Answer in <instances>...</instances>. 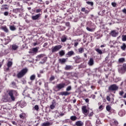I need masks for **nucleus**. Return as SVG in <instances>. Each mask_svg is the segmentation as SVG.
<instances>
[{
	"label": "nucleus",
	"mask_w": 126,
	"mask_h": 126,
	"mask_svg": "<svg viewBox=\"0 0 126 126\" xmlns=\"http://www.w3.org/2000/svg\"><path fill=\"white\" fill-rule=\"evenodd\" d=\"M7 93H8V95H9L10 98H4L3 99V102H9V103H10V102H14V101H15V96H17V94H18L17 91L14 90H9L7 91Z\"/></svg>",
	"instance_id": "nucleus-1"
},
{
	"label": "nucleus",
	"mask_w": 126,
	"mask_h": 126,
	"mask_svg": "<svg viewBox=\"0 0 126 126\" xmlns=\"http://www.w3.org/2000/svg\"><path fill=\"white\" fill-rule=\"evenodd\" d=\"M28 72V69L27 68H23L16 75L17 78H22Z\"/></svg>",
	"instance_id": "nucleus-2"
},
{
	"label": "nucleus",
	"mask_w": 126,
	"mask_h": 126,
	"mask_svg": "<svg viewBox=\"0 0 126 126\" xmlns=\"http://www.w3.org/2000/svg\"><path fill=\"white\" fill-rule=\"evenodd\" d=\"M65 86H66L65 83H60L57 84L56 86L54 87V90L55 91V92H58V91H60V90H62V89H63V88H64Z\"/></svg>",
	"instance_id": "nucleus-3"
},
{
	"label": "nucleus",
	"mask_w": 126,
	"mask_h": 126,
	"mask_svg": "<svg viewBox=\"0 0 126 126\" xmlns=\"http://www.w3.org/2000/svg\"><path fill=\"white\" fill-rule=\"evenodd\" d=\"M119 89V87L116 84H113L108 87V91L109 92H114L117 91Z\"/></svg>",
	"instance_id": "nucleus-4"
},
{
	"label": "nucleus",
	"mask_w": 126,
	"mask_h": 126,
	"mask_svg": "<svg viewBox=\"0 0 126 126\" xmlns=\"http://www.w3.org/2000/svg\"><path fill=\"white\" fill-rule=\"evenodd\" d=\"M61 48H62V46L61 45L53 46L51 48V52L52 53H56V52H58L59 50H61Z\"/></svg>",
	"instance_id": "nucleus-5"
},
{
	"label": "nucleus",
	"mask_w": 126,
	"mask_h": 126,
	"mask_svg": "<svg viewBox=\"0 0 126 126\" xmlns=\"http://www.w3.org/2000/svg\"><path fill=\"white\" fill-rule=\"evenodd\" d=\"M83 113L86 116H88L89 117H92L93 116V111L90 112L89 111H83Z\"/></svg>",
	"instance_id": "nucleus-6"
},
{
	"label": "nucleus",
	"mask_w": 126,
	"mask_h": 126,
	"mask_svg": "<svg viewBox=\"0 0 126 126\" xmlns=\"http://www.w3.org/2000/svg\"><path fill=\"white\" fill-rule=\"evenodd\" d=\"M41 15H42V14H40V13L37 14L35 16H32V20H37L39 19V18H40V17H41Z\"/></svg>",
	"instance_id": "nucleus-7"
},
{
	"label": "nucleus",
	"mask_w": 126,
	"mask_h": 126,
	"mask_svg": "<svg viewBox=\"0 0 126 126\" xmlns=\"http://www.w3.org/2000/svg\"><path fill=\"white\" fill-rule=\"evenodd\" d=\"M73 60L75 61L76 63H80V57L79 56H76L73 58Z\"/></svg>",
	"instance_id": "nucleus-8"
},
{
	"label": "nucleus",
	"mask_w": 126,
	"mask_h": 126,
	"mask_svg": "<svg viewBox=\"0 0 126 126\" xmlns=\"http://www.w3.org/2000/svg\"><path fill=\"white\" fill-rule=\"evenodd\" d=\"M23 11L22 8H16L13 10L14 13H21Z\"/></svg>",
	"instance_id": "nucleus-9"
},
{
	"label": "nucleus",
	"mask_w": 126,
	"mask_h": 126,
	"mask_svg": "<svg viewBox=\"0 0 126 126\" xmlns=\"http://www.w3.org/2000/svg\"><path fill=\"white\" fill-rule=\"evenodd\" d=\"M18 106L21 107V108H24V107H25V106H26V103H25V102H24V101H23V100H21L19 102Z\"/></svg>",
	"instance_id": "nucleus-10"
},
{
	"label": "nucleus",
	"mask_w": 126,
	"mask_h": 126,
	"mask_svg": "<svg viewBox=\"0 0 126 126\" xmlns=\"http://www.w3.org/2000/svg\"><path fill=\"white\" fill-rule=\"evenodd\" d=\"M110 34L111 35V36H112V37H117L119 34V32H117L116 31L113 30L110 32Z\"/></svg>",
	"instance_id": "nucleus-11"
},
{
	"label": "nucleus",
	"mask_w": 126,
	"mask_h": 126,
	"mask_svg": "<svg viewBox=\"0 0 126 126\" xmlns=\"http://www.w3.org/2000/svg\"><path fill=\"white\" fill-rule=\"evenodd\" d=\"M74 52L73 51H70L67 52V53L66 54V56L67 58H70L72 56H74Z\"/></svg>",
	"instance_id": "nucleus-12"
},
{
	"label": "nucleus",
	"mask_w": 126,
	"mask_h": 126,
	"mask_svg": "<svg viewBox=\"0 0 126 126\" xmlns=\"http://www.w3.org/2000/svg\"><path fill=\"white\" fill-rule=\"evenodd\" d=\"M88 64L90 66H92L94 64V59L93 58H90L88 62Z\"/></svg>",
	"instance_id": "nucleus-13"
},
{
	"label": "nucleus",
	"mask_w": 126,
	"mask_h": 126,
	"mask_svg": "<svg viewBox=\"0 0 126 126\" xmlns=\"http://www.w3.org/2000/svg\"><path fill=\"white\" fill-rule=\"evenodd\" d=\"M60 95H62V96H68V95H70V93L63 92L60 93Z\"/></svg>",
	"instance_id": "nucleus-14"
},
{
	"label": "nucleus",
	"mask_w": 126,
	"mask_h": 126,
	"mask_svg": "<svg viewBox=\"0 0 126 126\" xmlns=\"http://www.w3.org/2000/svg\"><path fill=\"white\" fill-rule=\"evenodd\" d=\"M59 62L61 64H63L64 63H66V59L64 58L60 59L59 60Z\"/></svg>",
	"instance_id": "nucleus-15"
},
{
	"label": "nucleus",
	"mask_w": 126,
	"mask_h": 126,
	"mask_svg": "<svg viewBox=\"0 0 126 126\" xmlns=\"http://www.w3.org/2000/svg\"><path fill=\"white\" fill-rule=\"evenodd\" d=\"M56 108V101L53 100L52 102V104L50 105V109L53 110V109H55Z\"/></svg>",
	"instance_id": "nucleus-16"
},
{
	"label": "nucleus",
	"mask_w": 126,
	"mask_h": 126,
	"mask_svg": "<svg viewBox=\"0 0 126 126\" xmlns=\"http://www.w3.org/2000/svg\"><path fill=\"white\" fill-rule=\"evenodd\" d=\"M81 11H82V12H84L85 14H88L89 12H90V10H86L85 7L82 8Z\"/></svg>",
	"instance_id": "nucleus-17"
},
{
	"label": "nucleus",
	"mask_w": 126,
	"mask_h": 126,
	"mask_svg": "<svg viewBox=\"0 0 126 126\" xmlns=\"http://www.w3.org/2000/svg\"><path fill=\"white\" fill-rule=\"evenodd\" d=\"M65 70H70V69H73L72 66L69 65H66L64 67Z\"/></svg>",
	"instance_id": "nucleus-18"
},
{
	"label": "nucleus",
	"mask_w": 126,
	"mask_h": 126,
	"mask_svg": "<svg viewBox=\"0 0 126 126\" xmlns=\"http://www.w3.org/2000/svg\"><path fill=\"white\" fill-rule=\"evenodd\" d=\"M121 71L122 72H126V63H125L123 64L122 67H121Z\"/></svg>",
	"instance_id": "nucleus-19"
},
{
	"label": "nucleus",
	"mask_w": 126,
	"mask_h": 126,
	"mask_svg": "<svg viewBox=\"0 0 126 126\" xmlns=\"http://www.w3.org/2000/svg\"><path fill=\"white\" fill-rule=\"evenodd\" d=\"M83 122H82L81 121H78L75 123V126H83Z\"/></svg>",
	"instance_id": "nucleus-20"
},
{
	"label": "nucleus",
	"mask_w": 126,
	"mask_h": 126,
	"mask_svg": "<svg viewBox=\"0 0 126 126\" xmlns=\"http://www.w3.org/2000/svg\"><path fill=\"white\" fill-rule=\"evenodd\" d=\"M118 115L120 116V117H123V116H125L126 115V111H120L118 113Z\"/></svg>",
	"instance_id": "nucleus-21"
},
{
	"label": "nucleus",
	"mask_w": 126,
	"mask_h": 126,
	"mask_svg": "<svg viewBox=\"0 0 126 126\" xmlns=\"http://www.w3.org/2000/svg\"><path fill=\"white\" fill-rule=\"evenodd\" d=\"M121 49L122 51H126V44L125 43H123L121 46Z\"/></svg>",
	"instance_id": "nucleus-22"
},
{
	"label": "nucleus",
	"mask_w": 126,
	"mask_h": 126,
	"mask_svg": "<svg viewBox=\"0 0 126 126\" xmlns=\"http://www.w3.org/2000/svg\"><path fill=\"white\" fill-rule=\"evenodd\" d=\"M1 29L4 32H5V33H8V29H7L6 26L2 27Z\"/></svg>",
	"instance_id": "nucleus-23"
},
{
	"label": "nucleus",
	"mask_w": 126,
	"mask_h": 126,
	"mask_svg": "<svg viewBox=\"0 0 126 126\" xmlns=\"http://www.w3.org/2000/svg\"><path fill=\"white\" fill-rule=\"evenodd\" d=\"M66 40H67V38H66V36L64 35L61 37V42H62V43H64V42L66 41Z\"/></svg>",
	"instance_id": "nucleus-24"
},
{
	"label": "nucleus",
	"mask_w": 126,
	"mask_h": 126,
	"mask_svg": "<svg viewBox=\"0 0 126 126\" xmlns=\"http://www.w3.org/2000/svg\"><path fill=\"white\" fill-rule=\"evenodd\" d=\"M26 117H27V115L25 113H22L21 114H20V118L22 119V120L25 119Z\"/></svg>",
	"instance_id": "nucleus-25"
},
{
	"label": "nucleus",
	"mask_w": 126,
	"mask_h": 126,
	"mask_svg": "<svg viewBox=\"0 0 126 126\" xmlns=\"http://www.w3.org/2000/svg\"><path fill=\"white\" fill-rule=\"evenodd\" d=\"M12 49L14 51H16L18 49V46L16 45V44H13L12 45Z\"/></svg>",
	"instance_id": "nucleus-26"
},
{
	"label": "nucleus",
	"mask_w": 126,
	"mask_h": 126,
	"mask_svg": "<svg viewBox=\"0 0 126 126\" xmlns=\"http://www.w3.org/2000/svg\"><path fill=\"white\" fill-rule=\"evenodd\" d=\"M58 31H64V30H65V28L62 26H58Z\"/></svg>",
	"instance_id": "nucleus-27"
},
{
	"label": "nucleus",
	"mask_w": 126,
	"mask_h": 126,
	"mask_svg": "<svg viewBox=\"0 0 126 126\" xmlns=\"http://www.w3.org/2000/svg\"><path fill=\"white\" fill-rule=\"evenodd\" d=\"M65 54V52H64V50H61L59 52V55L61 57H63Z\"/></svg>",
	"instance_id": "nucleus-28"
},
{
	"label": "nucleus",
	"mask_w": 126,
	"mask_h": 126,
	"mask_svg": "<svg viewBox=\"0 0 126 126\" xmlns=\"http://www.w3.org/2000/svg\"><path fill=\"white\" fill-rule=\"evenodd\" d=\"M118 62L120 63H125V62H126V60L124 58H120Z\"/></svg>",
	"instance_id": "nucleus-29"
},
{
	"label": "nucleus",
	"mask_w": 126,
	"mask_h": 126,
	"mask_svg": "<svg viewBox=\"0 0 126 126\" xmlns=\"http://www.w3.org/2000/svg\"><path fill=\"white\" fill-rule=\"evenodd\" d=\"M12 64H13L12 62L9 61L7 63V67H11V66H12Z\"/></svg>",
	"instance_id": "nucleus-30"
},
{
	"label": "nucleus",
	"mask_w": 126,
	"mask_h": 126,
	"mask_svg": "<svg viewBox=\"0 0 126 126\" xmlns=\"http://www.w3.org/2000/svg\"><path fill=\"white\" fill-rule=\"evenodd\" d=\"M84 52V48L83 47H81L78 49V52L79 54H82Z\"/></svg>",
	"instance_id": "nucleus-31"
},
{
	"label": "nucleus",
	"mask_w": 126,
	"mask_h": 126,
	"mask_svg": "<svg viewBox=\"0 0 126 126\" xmlns=\"http://www.w3.org/2000/svg\"><path fill=\"white\" fill-rule=\"evenodd\" d=\"M95 51H96V52H97V53L99 54V55H102V54H103V52H102V50H100V49H99V48L95 49Z\"/></svg>",
	"instance_id": "nucleus-32"
},
{
	"label": "nucleus",
	"mask_w": 126,
	"mask_h": 126,
	"mask_svg": "<svg viewBox=\"0 0 126 126\" xmlns=\"http://www.w3.org/2000/svg\"><path fill=\"white\" fill-rule=\"evenodd\" d=\"M35 78H36V76L35 75H32L31 76L30 79L32 81H33L35 80Z\"/></svg>",
	"instance_id": "nucleus-33"
},
{
	"label": "nucleus",
	"mask_w": 126,
	"mask_h": 126,
	"mask_svg": "<svg viewBox=\"0 0 126 126\" xmlns=\"http://www.w3.org/2000/svg\"><path fill=\"white\" fill-rule=\"evenodd\" d=\"M2 9H8V5L7 4L2 5Z\"/></svg>",
	"instance_id": "nucleus-34"
},
{
	"label": "nucleus",
	"mask_w": 126,
	"mask_h": 126,
	"mask_svg": "<svg viewBox=\"0 0 126 126\" xmlns=\"http://www.w3.org/2000/svg\"><path fill=\"white\" fill-rule=\"evenodd\" d=\"M47 59H48V58L47 57H44L43 59H42V62H41L40 63L42 64H44V63H46V62H47Z\"/></svg>",
	"instance_id": "nucleus-35"
},
{
	"label": "nucleus",
	"mask_w": 126,
	"mask_h": 126,
	"mask_svg": "<svg viewBox=\"0 0 126 126\" xmlns=\"http://www.w3.org/2000/svg\"><path fill=\"white\" fill-rule=\"evenodd\" d=\"M86 4H89V5H91V6H93V5H94V3L93 2L89 1H86Z\"/></svg>",
	"instance_id": "nucleus-36"
},
{
	"label": "nucleus",
	"mask_w": 126,
	"mask_h": 126,
	"mask_svg": "<svg viewBox=\"0 0 126 126\" xmlns=\"http://www.w3.org/2000/svg\"><path fill=\"white\" fill-rule=\"evenodd\" d=\"M51 126V123L50 122H46L42 124V126Z\"/></svg>",
	"instance_id": "nucleus-37"
},
{
	"label": "nucleus",
	"mask_w": 126,
	"mask_h": 126,
	"mask_svg": "<svg viewBox=\"0 0 126 126\" xmlns=\"http://www.w3.org/2000/svg\"><path fill=\"white\" fill-rule=\"evenodd\" d=\"M10 29L11 31H15V30H16V28L14 26H10Z\"/></svg>",
	"instance_id": "nucleus-38"
},
{
	"label": "nucleus",
	"mask_w": 126,
	"mask_h": 126,
	"mask_svg": "<svg viewBox=\"0 0 126 126\" xmlns=\"http://www.w3.org/2000/svg\"><path fill=\"white\" fill-rule=\"evenodd\" d=\"M11 85L13 86V88H16V87H17L16 83H15L14 81L11 82Z\"/></svg>",
	"instance_id": "nucleus-39"
},
{
	"label": "nucleus",
	"mask_w": 126,
	"mask_h": 126,
	"mask_svg": "<svg viewBox=\"0 0 126 126\" xmlns=\"http://www.w3.org/2000/svg\"><path fill=\"white\" fill-rule=\"evenodd\" d=\"M76 119H77L76 116H71L70 117V120H71V121H76Z\"/></svg>",
	"instance_id": "nucleus-40"
},
{
	"label": "nucleus",
	"mask_w": 126,
	"mask_h": 126,
	"mask_svg": "<svg viewBox=\"0 0 126 126\" xmlns=\"http://www.w3.org/2000/svg\"><path fill=\"white\" fill-rule=\"evenodd\" d=\"M122 41L124 42L126 41V35H122Z\"/></svg>",
	"instance_id": "nucleus-41"
},
{
	"label": "nucleus",
	"mask_w": 126,
	"mask_h": 126,
	"mask_svg": "<svg viewBox=\"0 0 126 126\" xmlns=\"http://www.w3.org/2000/svg\"><path fill=\"white\" fill-rule=\"evenodd\" d=\"M33 109L38 111L39 110V106L38 105H35Z\"/></svg>",
	"instance_id": "nucleus-42"
},
{
	"label": "nucleus",
	"mask_w": 126,
	"mask_h": 126,
	"mask_svg": "<svg viewBox=\"0 0 126 126\" xmlns=\"http://www.w3.org/2000/svg\"><path fill=\"white\" fill-rule=\"evenodd\" d=\"M111 105H108L106 106V109L107 111H111Z\"/></svg>",
	"instance_id": "nucleus-43"
},
{
	"label": "nucleus",
	"mask_w": 126,
	"mask_h": 126,
	"mask_svg": "<svg viewBox=\"0 0 126 126\" xmlns=\"http://www.w3.org/2000/svg\"><path fill=\"white\" fill-rule=\"evenodd\" d=\"M44 56H45L44 54H40V55H37V58L38 59H41V58H43Z\"/></svg>",
	"instance_id": "nucleus-44"
},
{
	"label": "nucleus",
	"mask_w": 126,
	"mask_h": 126,
	"mask_svg": "<svg viewBox=\"0 0 126 126\" xmlns=\"http://www.w3.org/2000/svg\"><path fill=\"white\" fill-rule=\"evenodd\" d=\"M32 52H34V53H37V52H38V48H37V47L36 48H33L32 49Z\"/></svg>",
	"instance_id": "nucleus-45"
},
{
	"label": "nucleus",
	"mask_w": 126,
	"mask_h": 126,
	"mask_svg": "<svg viewBox=\"0 0 126 126\" xmlns=\"http://www.w3.org/2000/svg\"><path fill=\"white\" fill-rule=\"evenodd\" d=\"M86 29L89 32H93V29H90L88 27L86 28Z\"/></svg>",
	"instance_id": "nucleus-46"
},
{
	"label": "nucleus",
	"mask_w": 126,
	"mask_h": 126,
	"mask_svg": "<svg viewBox=\"0 0 126 126\" xmlns=\"http://www.w3.org/2000/svg\"><path fill=\"white\" fill-rule=\"evenodd\" d=\"M71 90V86H69L66 89V91H70Z\"/></svg>",
	"instance_id": "nucleus-47"
},
{
	"label": "nucleus",
	"mask_w": 126,
	"mask_h": 126,
	"mask_svg": "<svg viewBox=\"0 0 126 126\" xmlns=\"http://www.w3.org/2000/svg\"><path fill=\"white\" fill-rule=\"evenodd\" d=\"M113 123L114 124L115 126H118V124H119L118 123V121H117V120H113Z\"/></svg>",
	"instance_id": "nucleus-48"
},
{
	"label": "nucleus",
	"mask_w": 126,
	"mask_h": 126,
	"mask_svg": "<svg viewBox=\"0 0 126 126\" xmlns=\"http://www.w3.org/2000/svg\"><path fill=\"white\" fill-rule=\"evenodd\" d=\"M50 81H53V80H55V76H52L50 79H49Z\"/></svg>",
	"instance_id": "nucleus-49"
},
{
	"label": "nucleus",
	"mask_w": 126,
	"mask_h": 126,
	"mask_svg": "<svg viewBox=\"0 0 126 126\" xmlns=\"http://www.w3.org/2000/svg\"><path fill=\"white\" fill-rule=\"evenodd\" d=\"M82 111H87V109H86V106H83L82 107Z\"/></svg>",
	"instance_id": "nucleus-50"
},
{
	"label": "nucleus",
	"mask_w": 126,
	"mask_h": 126,
	"mask_svg": "<svg viewBox=\"0 0 126 126\" xmlns=\"http://www.w3.org/2000/svg\"><path fill=\"white\" fill-rule=\"evenodd\" d=\"M105 62L106 63H109V57H106L105 58Z\"/></svg>",
	"instance_id": "nucleus-51"
},
{
	"label": "nucleus",
	"mask_w": 126,
	"mask_h": 126,
	"mask_svg": "<svg viewBox=\"0 0 126 126\" xmlns=\"http://www.w3.org/2000/svg\"><path fill=\"white\" fill-rule=\"evenodd\" d=\"M124 91H121L119 92V95H120V96H123V95H124Z\"/></svg>",
	"instance_id": "nucleus-52"
},
{
	"label": "nucleus",
	"mask_w": 126,
	"mask_h": 126,
	"mask_svg": "<svg viewBox=\"0 0 126 126\" xmlns=\"http://www.w3.org/2000/svg\"><path fill=\"white\" fill-rule=\"evenodd\" d=\"M111 4L113 7H116L117 6V3H116V2H112Z\"/></svg>",
	"instance_id": "nucleus-53"
},
{
	"label": "nucleus",
	"mask_w": 126,
	"mask_h": 126,
	"mask_svg": "<svg viewBox=\"0 0 126 126\" xmlns=\"http://www.w3.org/2000/svg\"><path fill=\"white\" fill-rule=\"evenodd\" d=\"M106 99L107 100V101H108L109 102H110L111 101V98L109 96H107L106 97Z\"/></svg>",
	"instance_id": "nucleus-54"
},
{
	"label": "nucleus",
	"mask_w": 126,
	"mask_h": 126,
	"mask_svg": "<svg viewBox=\"0 0 126 126\" xmlns=\"http://www.w3.org/2000/svg\"><path fill=\"white\" fill-rule=\"evenodd\" d=\"M35 12L36 13H39V12H41V9H38L35 10Z\"/></svg>",
	"instance_id": "nucleus-55"
},
{
	"label": "nucleus",
	"mask_w": 126,
	"mask_h": 126,
	"mask_svg": "<svg viewBox=\"0 0 126 126\" xmlns=\"http://www.w3.org/2000/svg\"><path fill=\"white\" fill-rule=\"evenodd\" d=\"M22 1L24 3H27V1H30V0H22Z\"/></svg>",
	"instance_id": "nucleus-56"
},
{
	"label": "nucleus",
	"mask_w": 126,
	"mask_h": 126,
	"mask_svg": "<svg viewBox=\"0 0 126 126\" xmlns=\"http://www.w3.org/2000/svg\"><path fill=\"white\" fill-rule=\"evenodd\" d=\"M99 110H101L102 111V110H103V105L99 106Z\"/></svg>",
	"instance_id": "nucleus-57"
},
{
	"label": "nucleus",
	"mask_w": 126,
	"mask_h": 126,
	"mask_svg": "<svg viewBox=\"0 0 126 126\" xmlns=\"http://www.w3.org/2000/svg\"><path fill=\"white\" fill-rule=\"evenodd\" d=\"M4 15L5 16H7V15H8V12L6 11V12H4Z\"/></svg>",
	"instance_id": "nucleus-58"
},
{
	"label": "nucleus",
	"mask_w": 126,
	"mask_h": 126,
	"mask_svg": "<svg viewBox=\"0 0 126 126\" xmlns=\"http://www.w3.org/2000/svg\"><path fill=\"white\" fill-rule=\"evenodd\" d=\"M47 46H48V43H47V42H45V43H44V44H43V47L44 48H45V47H47Z\"/></svg>",
	"instance_id": "nucleus-59"
},
{
	"label": "nucleus",
	"mask_w": 126,
	"mask_h": 126,
	"mask_svg": "<svg viewBox=\"0 0 126 126\" xmlns=\"http://www.w3.org/2000/svg\"><path fill=\"white\" fill-rule=\"evenodd\" d=\"M78 45V42H75L74 47H77Z\"/></svg>",
	"instance_id": "nucleus-60"
},
{
	"label": "nucleus",
	"mask_w": 126,
	"mask_h": 126,
	"mask_svg": "<svg viewBox=\"0 0 126 126\" xmlns=\"http://www.w3.org/2000/svg\"><path fill=\"white\" fill-rule=\"evenodd\" d=\"M64 115H65V112H62L61 114H60V116H64Z\"/></svg>",
	"instance_id": "nucleus-61"
},
{
	"label": "nucleus",
	"mask_w": 126,
	"mask_h": 126,
	"mask_svg": "<svg viewBox=\"0 0 126 126\" xmlns=\"http://www.w3.org/2000/svg\"><path fill=\"white\" fill-rule=\"evenodd\" d=\"M85 102H86V103H89V99H88V98H86V99H85Z\"/></svg>",
	"instance_id": "nucleus-62"
},
{
	"label": "nucleus",
	"mask_w": 126,
	"mask_h": 126,
	"mask_svg": "<svg viewBox=\"0 0 126 126\" xmlns=\"http://www.w3.org/2000/svg\"><path fill=\"white\" fill-rule=\"evenodd\" d=\"M123 12H124V13H125L126 14V8H124L123 10Z\"/></svg>",
	"instance_id": "nucleus-63"
},
{
	"label": "nucleus",
	"mask_w": 126,
	"mask_h": 126,
	"mask_svg": "<svg viewBox=\"0 0 126 126\" xmlns=\"http://www.w3.org/2000/svg\"><path fill=\"white\" fill-rule=\"evenodd\" d=\"M124 98H126V93L125 94V95L123 96Z\"/></svg>",
	"instance_id": "nucleus-64"
}]
</instances>
